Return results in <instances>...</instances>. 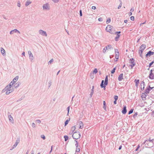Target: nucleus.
Wrapping results in <instances>:
<instances>
[{
	"label": "nucleus",
	"mask_w": 154,
	"mask_h": 154,
	"mask_svg": "<svg viewBox=\"0 0 154 154\" xmlns=\"http://www.w3.org/2000/svg\"><path fill=\"white\" fill-rule=\"evenodd\" d=\"M108 76L106 75V77L105 78V81L103 80H102L101 81V82L100 85V87L101 88H105V87L108 85Z\"/></svg>",
	"instance_id": "1"
},
{
	"label": "nucleus",
	"mask_w": 154,
	"mask_h": 154,
	"mask_svg": "<svg viewBox=\"0 0 154 154\" xmlns=\"http://www.w3.org/2000/svg\"><path fill=\"white\" fill-rule=\"evenodd\" d=\"M72 137L74 139L77 140L80 138L81 137V134L79 132L77 133L74 132L72 134Z\"/></svg>",
	"instance_id": "2"
},
{
	"label": "nucleus",
	"mask_w": 154,
	"mask_h": 154,
	"mask_svg": "<svg viewBox=\"0 0 154 154\" xmlns=\"http://www.w3.org/2000/svg\"><path fill=\"white\" fill-rule=\"evenodd\" d=\"M130 60V63H131V64L130 65V66H131V68L132 69L133 67L135 66L136 64V63L134 62V60L133 58H131L129 60Z\"/></svg>",
	"instance_id": "3"
},
{
	"label": "nucleus",
	"mask_w": 154,
	"mask_h": 154,
	"mask_svg": "<svg viewBox=\"0 0 154 154\" xmlns=\"http://www.w3.org/2000/svg\"><path fill=\"white\" fill-rule=\"evenodd\" d=\"M20 137H18L17 139L16 140V142L15 144L13 146L12 149H11V150H12V149H13L15 148L17 146V145L19 143L20 141Z\"/></svg>",
	"instance_id": "4"
},
{
	"label": "nucleus",
	"mask_w": 154,
	"mask_h": 154,
	"mask_svg": "<svg viewBox=\"0 0 154 154\" xmlns=\"http://www.w3.org/2000/svg\"><path fill=\"white\" fill-rule=\"evenodd\" d=\"M154 70L152 69L150 70L149 75L148 76L149 78L151 79H154V74L152 72Z\"/></svg>",
	"instance_id": "5"
},
{
	"label": "nucleus",
	"mask_w": 154,
	"mask_h": 154,
	"mask_svg": "<svg viewBox=\"0 0 154 154\" xmlns=\"http://www.w3.org/2000/svg\"><path fill=\"white\" fill-rule=\"evenodd\" d=\"M19 78V76H16L12 80V81L9 84H11L12 86L14 84L16 81L18 80Z\"/></svg>",
	"instance_id": "6"
},
{
	"label": "nucleus",
	"mask_w": 154,
	"mask_h": 154,
	"mask_svg": "<svg viewBox=\"0 0 154 154\" xmlns=\"http://www.w3.org/2000/svg\"><path fill=\"white\" fill-rule=\"evenodd\" d=\"M146 45L144 44H143L141 45L140 47V49L139 51L141 52V53H143V50L146 48Z\"/></svg>",
	"instance_id": "7"
},
{
	"label": "nucleus",
	"mask_w": 154,
	"mask_h": 154,
	"mask_svg": "<svg viewBox=\"0 0 154 154\" xmlns=\"http://www.w3.org/2000/svg\"><path fill=\"white\" fill-rule=\"evenodd\" d=\"M12 85H11V84H9L7 85L5 88H7L6 89L8 91L12 92L13 91V89H12L11 88Z\"/></svg>",
	"instance_id": "8"
},
{
	"label": "nucleus",
	"mask_w": 154,
	"mask_h": 154,
	"mask_svg": "<svg viewBox=\"0 0 154 154\" xmlns=\"http://www.w3.org/2000/svg\"><path fill=\"white\" fill-rule=\"evenodd\" d=\"M39 32L40 34L43 35L47 36V34L45 31L42 30L40 29L39 31Z\"/></svg>",
	"instance_id": "9"
},
{
	"label": "nucleus",
	"mask_w": 154,
	"mask_h": 154,
	"mask_svg": "<svg viewBox=\"0 0 154 154\" xmlns=\"http://www.w3.org/2000/svg\"><path fill=\"white\" fill-rule=\"evenodd\" d=\"M29 55V59L31 62H32V60L34 59L33 56L30 51H28Z\"/></svg>",
	"instance_id": "10"
},
{
	"label": "nucleus",
	"mask_w": 154,
	"mask_h": 154,
	"mask_svg": "<svg viewBox=\"0 0 154 154\" xmlns=\"http://www.w3.org/2000/svg\"><path fill=\"white\" fill-rule=\"evenodd\" d=\"M8 116L9 121L13 123L14 121L13 119L11 116V115L10 113L9 112H8Z\"/></svg>",
	"instance_id": "11"
},
{
	"label": "nucleus",
	"mask_w": 154,
	"mask_h": 154,
	"mask_svg": "<svg viewBox=\"0 0 154 154\" xmlns=\"http://www.w3.org/2000/svg\"><path fill=\"white\" fill-rule=\"evenodd\" d=\"M112 28V26L109 25H108L106 28V31L109 32Z\"/></svg>",
	"instance_id": "12"
},
{
	"label": "nucleus",
	"mask_w": 154,
	"mask_h": 154,
	"mask_svg": "<svg viewBox=\"0 0 154 154\" xmlns=\"http://www.w3.org/2000/svg\"><path fill=\"white\" fill-rule=\"evenodd\" d=\"M17 32L18 33H19V34L20 33V32L19 31H18V30H17L16 29H15L14 30H13L11 31L10 32V34L11 35V34H13L14 33H17Z\"/></svg>",
	"instance_id": "13"
},
{
	"label": "nucleus",
	"mask_w": 154,
	"mask_h": 154,
	"mask_svg": "<svg viewBox=\"0 0 154 154\" xmlns=\"http://www.w3.org/2000/svg\"><path fill=\"white\" fill-rule=\"evenodd\" d=\"M115 52L116 53L115 58L116 59H119V53L118 51V50L117 49H115Z\"/></svg>",
	"instance_id": "14"
},
{
	"label": "nucleus",
	"mask_w": 154,
	"mask_h": 154,
	"mask_svg": "<svg viewBox=\"0 0 154 154\" xmlns=\"http://www.w3.org/2000/svg\"><path fill=\"white\" fill-rule=\"evenodd\" d=\"M121 33L120 31H118V32H116V33L117 34V36L115 37V40L116 41H118V39L119 38L120 35H119V34Z\"/></svg>",
	"instance_id": "15"
},
{
	"label": "nucleus",
	"mask_w": 154,
	"mask_h": 154,
	"mask_svg": "<svg viewBox=\"0 0 154 154\" xmlns=\"http://www.w3.org/2000/svg\"><path fill=\"white\" fill-rule=\"evenodd\" d=\"M43 10H49V8L48 7V5L47 4H45L43 5Z\"/></svg>",
	"instance_id": "16"
},
{
	"label": "nucleus",
	"mask_w": 154,
	"mask_h": 154,
	"mask_svg": "<svg viewBox=\"0 0 154 154\" xmlns=\"http://www.w3.org/2000/svg\"><path fill=\"white\" fill-rule=\"evenodd\" d=\"M127 112L126 109V106H124L123 108L122 111V113L123 114H125Z\"/></svg>",
	"instance_id": "17"
},
{
	"label": "nucleus",
	"mask_w": 154,
	"mask_h": 154,
	"mask_svg": "<svg viewBox=\"0 0 154 154\" xmlns=\"http://www.w3.org/2000/svg\"><path fill=\"white\" fill-rule=\"evenodd\" d=\"M147 94L145 93H143L141 96V97L143 100H146V97L147 95Z\"/></svg>",
	"instance_id": "18"
},
{
	"label": "nucleus",
	"mask_w": 154,
	"mask_h": 154,
	"mask_svg": "<svg viewBox=\"0 0 154 154\" xmlns=\"http://www.w3.org/2000/svg\"><path fill=\"white\" fill-rule=\"evenodd\" d=\"M123 79V74L121 73L119 76L118 79L119 81H121L122 79Z\"/></svg>",
	"instance_id": "19"
},
{
	"label": "nucleus",
	"mask_w": 154,
	"mask_h": 154,
	"mask_svg": "<svg viewBox=\"0 0 154 154\" xmlns=\"http://www.w3.org/2000/svg\"><path fill=\"white\" fill-rule=\"evenodd\" d=\"M94 86H92V88L91 90V92L90 94V96L89 97V98H91L92 97V95H93V94H94Z\"/></svg>",
	"instance_id": "20"
},
{
	"label": "nucleus",
	"mask_w": 154,
	"mask_h": 154,
	"mask_svg": "<svg viewBox=\"0 0 154 154\" xmlns=\"http://www.w3.org/2000/svg\"><path fill=\"white\" fill-rule=\"evenodd\" d=\"M110 32H109V33L111 34H116L115 29L113 27L110 30Z\"/></svg>",
	"instance_id": "21"
},
{
	"label": "nucleus",
	"mask_w": 154,
	"mask_h": 154,
	"mask_svg": "<svg viewBox=\"0 0 154 154\" xmlns=\"http://www.w3.org/2000/svg\"><path fill=\"white\" fill-rule=\"evenodd\" d=\"M149 143L148 141L147 140H145V141L143 143V144H145V145H147L148 146H149V147H150V145H149Z\"/></svg>",
	"instance_id": "22"
},
{
	"label": "nucleus",
	"mask_w": 154,
	"mask_h": 154,
	"mask_svg": "<svg viewBox=\"0 0 154 154\" xmlns=\"http://www.w3.org/2000/svg\"><path fill=\"white\" fill-rule=\"evenodd\" d=\"M80 126L79 127V128L82 129L83 127V123L82 121H80L79 122Z\"/></svg>",
	"instance_id": "23"
},
{
	"label": "nucleus",
	"mask_w": 154,
	"mask_h": 154,
	"mask_svg": "<svg viewBox=\"0 0 154 154\" xmlns=\"http://www.w3.org/2000/svg\"><path fill=\"white\" fill-rule=\"evenodd\" d=\"M1 51L2 54L3 55L4 54H5V51L3 48H1Z\"/></svg>",
	"instance_id": "24"
},
{
	"label": "nucleus",
	"mask_w": 154,
	"mask_h": 154,
	"mask_svg": "<svg viewBox=\"0 0 154 154\" xmlns=\"http://www.w3.org/2000/svg\"><path fill=\"white\" fill-rule=\"evenodd\" d=\"M20 82H18L15 84L14 86L15 88H16L19 86V85H20Z\"/></svg>",
	"instance_id": "25"
},
{
	"label": "nucleus",
	"mask_w": 154,
	"mask_h": 154,
	"mask_svg": "<svg viewBox=\"0 0 154 154\" xmlns=\"http://www.w3.org/2000/svg\"><path fill=\"white\" fill-rule=\"evenodd\" d=\"M154 52L150 51L148 52V54H149V56H150L151 55H153Z\"/></svg>",
	"instance_id": "26"
},
{
	"label": "nucleus",
	"mask_w": 154,
	"mask_h": 154,
	"mask_svg": "<svg viewBox=\"0 0 154 154\" xmlns=\"http://www.w3.org/2000/svg\"><path fill=\"white\" fill-rule=\"evenodd\" d=\"M154 140V139H150V138L149 140H148V142H151L153 144L152 145V146H151L150 147H152L153 146V144H154V143H153V141Z\"/></svg>",
	"instance_id": "27"
},
{
	"label": "nucleus",
	"mask_w": 154,
	"mask_h": 154,
	"mask_svg": "<svg viewBox=\"0 0 154 154\" xmlns=\"http://www.w3.org/2000/svg\"><path fill=\"white\" fill-rule=\"evenodd\" d=\"M31 2L30 1H27L26 2L25 5L27 7L28 6L29 4L31 3Z\"/></svg>",
	"instance_id": "28"
},
{
	"label": "nucleus",
	"mask_w": 154,
	"mask_h": 154,
	"mask_svg": "<svg viewBox=\"0 0 154 154\" xmlns=\"http://www.w3.org/2000/svg\"><path fill=\"white\" fill-rule=\"evenodd\" d=\"M150 91L149 89H148V88H146L144 91V93H146L147 94H148L149 93Z\"/></svg>",
	"instance_id": "29"
},
{
	"label": "nucleus",
	"mask_w": 154,
	"mask_h": 154,
	"mask_svg": "<svg viewBox=\"0 0 154 154\" xmlns=\"http://www.w3.org/2000/svg\"><path fill=\"white\" fill-rule=\"evenodd\" d=\"M106 102H105V101H103V108H104V110H106Z\"/></svg>",
	"instance_id": "30"
},
{
	"label": "nucleus",
	"mask_w": 154,
	"mask_h": 154,
	"mask_svg": "<svg viewBox=\"0 0 154 154\" xmlns=\"http://www.w3.org/2000/svg\"><path fill=\"white\" fill-rule=\"evenodd\" d=\"M70 120V118H69V119H67L66 120L65 122V126H66L68 124L69 122V121Z\"/></svg>",
	"instance_id": "31"
},
{
	"label": "nucleus",
	"mask_w": 154,
	"mask_h": 154,
	"mask_svg": "<svg viewBox=\"0 0 154 154\" xmlns=\"http://www.w3.org/2000/svg\"><path fill=\"white\" fill-rule=\"evenodd\" d=\"M105 47H107V49H112V47L111 45H107Z\"/></svg>",
	"instance_id": "32"
},
{
	"label": "nucleus",
	"mask_w": 154,
	"mask_h": 154,
	"mask_svg": "<svg viewBox=\"0 0 154 154\" xmlns=\"http://www.w3.org/2000/svg\"><path fill=\"white\" fill-rule=\"evenodd\" d=\"M134 109H131V110L128 112V114L130 115L132 113H133V111H134Z\"/></svg>",
	"instance_id": "33"
},
{
	"label": "nucleus",
	"mask_w": 154,
	"mask_h": 154,
	"mask_svg": "<svg viewBox=\"0 0 154 154\" xmlns=\"http://www.w3.org/2000/svg\"><path fill=\"white\" fill-rule=\"evenodd\" d=\"M153 63L154 61H152L151 62L149 63V68L147 69L148 70H149V68L153 64Z\"/></svg>",
	"instance_id": "34"
},
{
	"label": "nucleus",
	"mask_w": 154,
	"mask_h": 154,
	"mask_svg": "<svg viewBox=\"0 0 154 154\" xmlns=\"http://www.w3.org/2000/svg\"><path fill=\"white\" fill-rule=\"evenodd\" d=\"M111 21V19L110 18H109L108 19H107L106 21V23L107 24H108L110 23Z\"/></svg>",
	"instance_id": "35"
},
{
	"label": "nucleus",
	"mask_w": 154,
	"mask_h": 154,
	"mask_svg": "<svg viewBox=\"0 0 154 154\" xmlns=\"http://www.w3.org/2000/svg\"><path fill=\"white\" fill-rule=\"evenodd\" d=\"M116 69V67H114L111 71V73L112 74H114L115 72V70Z\"/></svg>",
	"instance_id": "36"
},
{
	"label": "nucleus",
	"mask_w": 154,
	"mask_h": 154,
	"mask_svg": "<svg viewBox=\"0 0 154 154\" xmlns=\"http://www.w3.org/2000/svg\"><path fill=\"white\" fill-rule=\"evenodd\" d=\"M64 138L65 141H66L68 139V137L66 135H65L64 136Z\"/></svg>",
	"instance_id": "37"
},
{
	"label": "nucleus",
	"mask_w": 154,
	"mask_h": 154,
	"mask_svg": "<svg viewBox=\"0 0 154 154\" xmlns=\"http://www.w3.org/2000/svg\"><path fill=\"white\" fill-rule=\"evenodd\" d=\"M138 115V113L137 112H135L134 114V115L133 117L134 119H136V117H137V116Z\"/></svg>",
	"instance_id": "38"
},
{
	"label": "nucleus",
	"mask_w": 154,
	"mask_h": 154,
	"mask_svg": "<svg viewBox=\"0 0 154 154\" xmlns=\"http://www.w3.org/2000/svg\"><path fill=\"white\" fill-rule=\"evenodd\" d=\"M75 129V126H72V127L71 128V131H72V133H73Z\"/></svg>",
	"instance_id": "39"
},
{
	"label": "nucleus",
	"mask_w": 154,
	"mask_h": 154,
	"mask_svg": "<svg viewBox=\"0 0 154 154\" xmlns=\"http://www.w3.org/2000/svg\"><path fill=\"white\" fill-rule=\"evenodd\" d=\"M134 82L135 84H138L139 82V79H135L134 80Z\"/></svg>",
	"instance_id": "40"
},
{
	"label": "nucleus",
	"mask_w": 154,
	"mask_h": 154,
	"mask_svg": "<svg viewBox=\"0 0 154 154\" xmlns=\"http://www.w3.org/2000/svg\"><path fill=\"white\" fill-rule=\"evenodd\" d=\"M24 96H22V97L21 98H20V99H19L18 100H17V102H18V101H20L21 100H22L23 99V98H24Z\"/></svg>",
	"instance_id": "41"
},
{
	"label": "nucleus",
	"mask_w": 154,
	"mask_h": 154,
	"mask_svg": "<svg viewBox=\"0 0 154 154\" xmlns=\"http://www.w3.org/2000/svg\"><path fill=\"white\" fill-rule=\"evenodd\" d=\"M17 6L19 7H20L21 6L20 3V1H18L17 2Z\"/></svg>",
	"instance_id": "42"
},
{
	"label": "nucleus",
	"mask_w": 154,
	"mask_h": 154,
	"mask_svg": "<svg viewBox=\"0 0 154 154\" xmlns=\"http://www.w3.org/2000/svg\"><path fill=\"white\" fill-rule=\"evenodd\" d=\"M53 62V59H51L48 62V64L49 65L51 64V63H52Z\"/></svg>",
	"instance_id": "43"
},
{
	"label": "nucleus",
	"mask_w": 154,
	"mask_h": 154,
	"mask_svg": "<svg viewBox=\"0 0 154 154\" xmlns=\"http://www.w3.org/2000/svg\"><path fill=\"white\" fill-rule=\"evenodd\" d=\"M97 69H95L93 71V73L96 74L97 72Z\"/></svg>",
	"instance_id": "44"
},
{
	"label": "nucleus",
	"mask_w": 154,
	"mask_h": 154,
	"mask_svg": "<svg viewBox=\"0 0 154 154\" xmlns=\"http://www.w3.org/2000/svg\"><path fill=\"white\" fill-rule=\"evenodd\" d=\"M107 50V47H105L103 50V52L105 53L106 52V50Z\"/></svg>",
	"instance_id": "45"
},
{
	"label": "nucleus",
	"mask_w": 154,
	"mask_h": 154,
	"mask_svg": "<svg viewBox=\"0 0 154 154\" xmlns=\"http://www.w3.org/2000/svg\"><path fill=\"white\" fill-rule=\"evenodd\" d=\"M51 83H52V82H51V80H50L49 81V82H48V88H49L51 86Z\"/></svg>",
	"instance_id": "46"
},
{
	"label": "nucleus",
	"mask_w": 154,
	"mask_h": 154,
	"mask_svg": "<svg viewBox=\"0 0 154 154\" xmlns=\"http://www.w3.org/2000/svg\"><path fill=\"white\" fill-rule=\"evenodd\" d=\"M69 109H70V106H69L67 108V111H68L67 115H69Z\"/></svg>",
	"instance_id": "47"
},
{
	"label": "nucleus",
	"mask_w": 154,
	"mask_h": 154,
	"mask_svg": "<svg viewBox=\"0 0 154 154\" xmlns=\"http://www.w3.org/2000/svg\"><path fill=\"white\" fill-rule=\"evenodd\" d=\"M114 98L115 100H117L118 98V97L117 95H115L114 96Z\"/></svg>",
	"instance_id": "48"
},
{
	"label": "nucleus",
	"mask_w": 154,
	"mask_h": 154,
	"mask_svg": "<svg viewBox=\"0 0 154 154\" xmlns=\"http://www.w3.org/2000/svg\"><path fill=\"white\" fill-rule=\"evenodd\" d=\"M12 92H11L10 91H8V90H6L5 93V94L7 95L9 94L10 93Z\"/></svg>",
	"instance_id": "49"
},
{
	"label": "nucleus",
	"mask_w": 154,
	"mask_h": 154,
	"mask_svg": "<svg viewBox=\"0 0 154 154\" xmlns=\"http://www.w3.org/2000/svg\"><path fill=\"white\" fill-rule=\"evenodd\" d=\"M41 138H42L43 140H45V137L44 135H42L41 136Z\"/></svg>",
	"instance_id": "50"
},
{
	"label": "nucleus",
	"mask_w": 154,
	"mask_h": 154,
	"mask_svg": "<svg viewBox=\"0 0 154 154\" xmlns=\"http://www.w3.org/2000/svg\"><path fill=\"white\" fill-rule=\"evenodd\" d=\"M142 84H143V86H145V82H144L143 81H142L141 82V83L140 84V86H142Z\"/></svg>",
	"instance_id": "51"
},
{
	"label": "nucleus",
	"mask_w": 154,
	"mask_h": 154,
	"mask_svg": "<svg viewBox=\"0 0 154 154\" xmlns=\"http://www.w3.org/2000/svg\"><path fill=\"white\" fill-rule=\"evenodd\" d=\"M122 5V2H120V5H119V6L118 7V9H120Z\"/></svg>",
	"instance_id": "52"
},
{
	"label": "nucleus",
	"mask_w": 154,
	"mask_h": 154,
	"mask_svg": "<svg viewBox=\"0 0 154 154\" xmlns=\"http://www.w3.org/2000/svg\"><path fill=\"white\" fill-rule=\"evenodd\" d=\"M79 14H80V16L81 17L82 16V11L81 10H80L79 11Z\"/></svg>",
	"instance_id": "53"
},
{
	"label": "nucleus",
	"mask_w": 154,
	"mask_h": 154,
	"mask_svg": "<svg viewBox=\"0 0 154 154\" xmlns=\"http://www.w3.org/2000/svg\"><path fill=\"white\" fill-rule=\"evenodd\" d=\"M130 19L131 20H134V17L133 16H131L130 18Z\"/></svg>",
	"instance_id": "54"
},
{
	"label": "nucleus",
	"mask_w": 154,
	"mask_h": 154,
	"mask_svg": "<svg viewBox=\"0 0 154 154\" xmlns=\"http://www.w3.org/2000/svg\"><path fill=\"white\" fill-rule=\"evenodd\" d=\"M139 53L140 54V56L141 57H143V56L142 55V53H141V52L139 51Z\"/></svg>",
	"instance_id": "55"
},
{
	"label": "nucleus",
	"mask_w": 154,
	"mask_h": 154,
	"mask_svg": "<svg viewBox=\"0 0 154 154\" xmlns=\"http://www.w3.org/2000/svg\"><path fill=\"white\" fill-rule=\"evenodd\" d=\"M53 146H51V150H50V151L49 152V154H50L51 153V152L52 151V150H53Z\"/></svg>",
	"instance_id": "56"
},
{
	"label": "nucleus",
	"mask_w": 154,
	"mask_h": 154,
	"mask_svg": "<svg viewBox=\"0 0 154 154\" xmlns=\"http://www.w3.org/2000/svg\"><path fill=\"white\" fill-rule=\"evenodd\" d=\"M98 20L99 21H102L103 20V18L102 17H100L98 18Z\"/></svg>",
	"instance_id": "57"
},
{
	"label": "nucleus",
	"mask_w": 154,
	"mask_h": 154,
	"mask_svg": "<svg viewBox=\"0 0 154 154\" xmlns=\"http://www.w3.org/2000/svg\"><path fill=\"white\" fill-rule=\"evenodd\" d=\"M32 126L33 128H35L36 126L35 124L34 123H33L32 124Z\"/></svg>",
	"instance_id": "58"
},
{
	"label": "nucleus",
	"mask_w": 154,
	"mask_h": 154,
	"mask_svg": "<svg viewBox=\"0 0 154 154\" xmlns=\"http://www.w3.org/2000/svg\"><path fill=\"white\" fill-rule=\"evenodd\" d=\"M53 2L55 3H57L58 2L59 0H52Z\"/></svg>",
	"instance_id": "59"
},
{
	"label": "nucleus",
	"mask_w": 154,
	"mask_h": 154,
	"mask_svg": "<svg viewBox=\"0 0 154 154\" xmlns=\"http://www.w3.org/2000/svg\"><path fill=\"white\" fill-rule=\"evenodd\" d=\"M75 141L76 142V143L75 144V146L77 148L78 146V143L77 141L76 140H75Z\"/></svg>",
	"instance_id": "60"
},
{
	"label": "nucleus",
	"mask_w": 154,
	"mask_h": 154,
	"mask_svg": "<svg viewBox=\"0 0 154 154\" xmlns=\"http://www.w3.org/2000/svg\"><path fill=\"white\" fill-rule=\"evenodd\" d=\"M140 146V145H138L137 147V148H136V149L135 151H137L138 150Z\"/></svg>",
	"instance_id": "61"
},
{
	"label": "nucleus",
	"mask_w": 154,
	"mask_h": 154,
	"mask_svg": "<svg viewBox=\"0 0 154 154\" xmlns=\"http://www.w3.org/2000/svg\"><path fill=\"white\" fill-rule=\"evenodd\" d=\"M5 88L2 90V92H4L5 91H6L7 90L6 89V88Z\"/></svg>",
	"instance_id": "62"
},
{
	"label": "nucleus",
	"mask_w": 154,
	"mask_h": 154,
	"mask_svg": "<svg viewBox=\"0 0 154 154\" xmlns=\"http://www.w3.org/2000/svg\"><path fill=\"white\" fill-rule=\"evenodd\" d=\"M36 121L38 123H39V124L41 122V121L40 120H36Z\"/></svg>",
	"instance_id": "63"
},
{
	"label": "nucleus",
	"mask_w": 154,
	"mask_h": 154,
	"mask_svg": "<svg viewBox=\"0 0 154 154\" xmlns=\"http://www.w3.org/2000/svg\"><path fill=\"white\" fill-rule=\"evenodd\" d=\"M151 115L152 116L154 117V112H153V111H152L151 114Z\"/></svg>",
	"instance_id": "64"
}]
</instances>
